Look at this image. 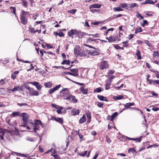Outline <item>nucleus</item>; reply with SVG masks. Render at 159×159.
<instances>
[{
	"mask_svg": "<svg viewBox=\"0 0 159 159\" xmlns=\"http://www.w3.org/2000/svg\"><path fill=\"white\" fill-rule=\"evenodd\" d=\"M26 14L27 12H25L24 11L22 10V11L20 15L21 22L24 25H25L27 23V20L26 18Z\"/></svg>",
	"mask_w": 159,
	"mask_h": 159,
	"instance_id": "nucleus-1",
	"label": "nucleus"
},
{
	"mask_svg": "<svg viewBox=\"0 0 159 159\" xmlns=\"http://www.w3.org/2000/svg\"><path fill=\"white\" fill-rule=\"evenodd\" d=\"M39 125L43 126V125L40 120H35L33 127H34V130L35 133L36 132V130L39 129Z\"/></svg>",
	"mask_w": 159,
	"mask_h": 159,
	"instance_id": "nucleus-2",
	"label": "nucleus"
},
{
	"mask_svg": "<svg viewBox=\"0 0 159 159\" xmlns=\"http://www.w3.org/2000/svg\"><path fill=\"white\" fill-rule=\"evenodd\" d=\"M69 91L68 90L67 88H63L61 92V95L62 96L66 95V96H64V99L65 97L66 98L67 96H69Z\"/></svg>",
	"mask_w": 159,
	"mask_h": 159,
	"instance_id": "nucleus-3",
	"label": "nucleus"
},
{
	"mask_svg": "<svg viewBox=\"0 0 159 159\" xmlns=\"http://www.w3.org/2000/svg\"><path fill=\"white\" fill-rule=\"evenodd\" d=\"M108 66V65L106 61H102L100 64V68L101 70H103L105 68H107Z\"/></svg>",
	"mask_w": 159,
	"mask_h": 159,
	"instance_id": "nucleus-4",
	"label": "nucleus"
},
{
	"mask_svg": "<svg viewBox=\"0 0 159 159\" xmlns=\"http://www.w3.org/2000/svg\"><path fill=\"white\" fill-rule=\"evenodd\" d=\"M29 84H31L32 85H34L37 89L38 90H40L42 88V86L41 85L39 84L37 82L33 81L28 82Z\"/></svg>",
	"mask_w": 159,
	"mask_h": 159,
	"instance_id": "nucleus-5",
	"label": "nucleus"
},
{
	"mask_svg": "<svg viewBox=\"0 0 159 159\" xmlns=\"http://www.w3.org/2000/svg\"><path fill=\"white\" fill-rule=\"evenodd\" d=\"M65 99L70 100L73 102H76L77 101V100L75 98V97L69 94V96L66 98L64 97Z\"/></svg>",
	"mask_w": 159,
	"mask_h": 159,
	"instance_id": "nucleus-6",
	"label": "nucleus"
},
{
	"mask_svg": "<svg viewBox=\"0 0 159 159\" xmlns=\"http://www.w3.org/2000/svg\"><path fill=\"white\" fill-rule=\"evenodd\" d=\"M20 116L23 117L22 120L25 122H26L29 119V115L26 113H22Z\"/></svg>",
	"mask_w": 159,
	"mask_h": 159,
	"instance_id": "nucleus-7",
	"label": "nucleus"
},
{
	"mask_svg": "<svg viewBox=\"0 0 159 159\" xmlns=\"http://www.w3.org/2000/svg\"><path fill=\"white\" fill-rule=\"evenodd\" d=\"M61 87V85L59 84L55 87H54L53 89H50L49 90L48 93L49 94H51L54 92L55 91L57 90Z\"/></svg>",
	"mask_w": 159,
	"mask_h": 159,
	"instance_id": "nucleus-8",
	"label": "nucleus"
},
{
	"mask_svg": "<svg viewBox=\"0 0 159 159\" xmlns=\"http://www.w3.org/2000/svg\"><path fill=\"white\" fill-rule=\"evenodd\" d=\"M30 94L31 96H38L39 95V93L37 91L35 90L32 88L30 92Z\"/></svg>",
	"mask_w": 159,
	"mask_h": 159,
	"instance_id": "nucleus-9",
	"label": "nucleus"
},
{
	"mask_svg": "<svg viewBox=\"0 0 159 159\" xmlns=\"http://www.w3.org/2000/svg\"><path fill=\"white\" fill-rule=\"evenodd\" d=\"M119 37H120V35H119V36L118 35H115L113 36H112L111 35L110 36V39H112L113 41H115L117 40H118V41L120 40V39Z\"/></svg>",
	"mask_w": 159,
	"mask_h": 159,
	"instance_id": "nucleus-10",
	"label": "nucleus"
},
{
	"mask_svg": "<svg viewBox=\"0 0 159 159\" xmlns=\"http://www.w3.org/2000/svg\"><path fill=\"white\" fill-rule=\"evenodd\" d=\"M81 50L80 49V47L78 46H76V47L74 49V52L75 55L77 57V55L78 54V53Z\"/></svg>",
	"mask_w": 159,
	"mask_h": 159,
	"instance_id": "nucleus-11",
	"label": "nucleus"
},
{
	"mask_svg": "<svg viewBox=\"0 0 159 159\" xmlns=\"http://www.w3.org/2000/svg\"><path fill=\"white\" fill-rule=\"evenodd\" d=\"M23 90V87L22 86H16L14 87L11 91L14 92L15 91H20Z\"/></svg>",
	"mask_w": 159,
	"mask_h": 159,
	"instance_id": "nucleus-12",
	"label": "nucleus"
},
{
	"mask_svg": "<svg viewBox=\"0 0 159 159\" xmlns=\"http://www.w3.org/2000/svg\"><path fill=\"white\" fill-rule=\"evenodd\" d=\"M86 34L88 35H91V36H93L94 37H99V34H96L94 35L91 34H87L85 33H82L79 36V37H82L83 36H84Z\"/></svg>",
	"mask_w": 159,
	"mask_h": 159,
	"instance_id": "nucleus-13",
	"label": "nucleus"
},
{
	"mask_svg": "<svg viewBox=\"0 0 159 159\" xmlns=\"http://www.w3.org/2000/svg\"><path fill=\"white\" fill-rule=\"evenodd\" d=\"M71 114L73 115H78L79 113V110L76 109H73L71 111Z\"/></svg>",
	"mask_w": 159,
	"mask_h": 159,
	"instance_id": "nucleus-14",
	"label": "nucleus"
},
{
	"mask_svg": "<svg viewBox=\"0 0 159 159\" xmlns=\"http://www.w3.org/2000/svg\"><path fill=\"white\" fill-rule=\"evenodd\" d=\"M101 4H95L89 6V8L91 9L92 8H98L101 7Z\"/></svg>",
	"mask_w": 159,
	"mask_h": 159,
	"instance_id": "nucleus-15",
	"label": "nucleus"
},
{
	"mask_svg": "<svg viewBox=\"0 0 159 159\" xmlns=\"http://www.w3.org/2000/svg\"><path fill=\"white\" fill-rule=\"evenodd\" d=\"M126 139L127 140H133L134 141H136L137 142H140L141 141V139L140 138H139L135 139V138H130L128 137H126Z\"/></svg>",
	"mask_w": 159,
	"mask_h": 159,
	"instance_id": "nucleus-16",
	"label": "nucleus"
},
{
	"mask_svg": "<svg viewBox=\"0 0 159 159\" xmlns=\"http://www.w3.org/2000/svg\"><path fill=\"white\" fill-rule=\"evenodd\" d=\"M97 96L98 98L101 101H104L106 102L108 101V100L106 98L103 96L98 95Z\"/></svg>",
	"mask_w": 159,
	"mask_h": 159,
	"instance_id": "nucleus-17",
	"label": "nucleus"
},
{
	"mask_svg": "<svg viewBox=\"0 0 159 159\" xmlns=\"http://www.w3.org/2000/svg\"><path fill=\"white\" fill-rule=\"evenodd\" d=\"M86 120V116L83 115V116L80 119L79 122L80 124H82L85 122Z\"/></svg>",
	"mask_w": 159,
	"mask_h": 159,
	"instance_id": "nucleus-18",
	"label": "nucleus"
},
{
	"mask_svg": "<svg viewBox=\"0 0 159 159\" xmlns=\"http://www.w3.org/2000/svg\"><path fill=\"white\" fill-rule=\"evenodd\" d=\"M80 90L83 94H87L88 93L87 89H85L84 87H81Z\"/></svg>",
	"mask_w": 159,
	"mask_h": 159,
	"instance_id": "nucleus-19",
	"label": "nucleus"
},
{
	"mask_svg": "<svg viewBox=\"0 0 159 159\" xmlns=\"http://www.w3.org/2000/svg\"><path fill=\"white\" fill-rule=\"evenodd\" d=\"M154 4V2H153L151 0H146L144 2L142 3V4L143 5L146 4Z\"/></svg>",
	"mask_w": 159,
	"mask_h": 159,
	"instance_id": "nucleus-20",
	"label": "nucleus"
},
{
	"mask_svg": "<svg viewBox=\"0 0 159 159\" xmlns=\"http://www.w3.org/2000/svg\"><path fill=\"white\" fill-rule=\"evenodd\" d=\"M85 56V52L84 51L81 50L77 55V56L84 57Z\"/></svg>",
	"mask_w": 159,
	"mask_h": 159,
	"instance_id": "nucleus-21",
	"label": "nucleus"
},
{
	"mask_svg": "<svg viewBox=\"0 0 159 159\" xmlns=\"http://www.w3.org/2000/svg\"><path fill=\"white\" fill-rule=\"evenodd\" d=\"M111 83V80L107 81L106 82V85L105 87V89L106 90L110 88V85Z\"/></svg>",
	"mask_w": 159,
	"mask_h": 159,
	"instance_id": "nucleus-22",
	"label": "nucleus"
},
{
	"mask_svg": "<svg viewBox=\"0 0 159 159\" xmlns=\"http://www.w3.org/2000/svg\"><path fill=\"white\" fill-rule=\"evenodd\" d=\"M86 115L87 118H88L87 122L88 123H89L90 122L91 120V114L89 112H88L86 113Z\"/></svg>",
	"mask_w": 159,
	"mask_h": 159,
	"instance_id": "nucleus-23",
	"label": "nucleus"
},
{
	"mask_svg": "<svg viewBox=\"0 0 159 159\" xmlns=\"http://www.w3.org/2000/svg\"><path fill=\"white\" fill-rule=\"evenodd\" d=\"M54 119L56 121L59 122L61 124H62L63 123V119L60 118H54Z\"/></svg>",
	"mask_w": 159,
	"mask_h": 159,
	"instance_id": "nucleus-24",
	"label": "nucleus"
},
{
	"mask_svg": "<svg viewBox=\"0 0 159 159\" xmlns=\"http://www.w3.org/2000/svg\"><path fill=\"white\" fill-rule=\"evenodd\" d=\"M89 54H90L94 56L96 55H98L99 54L98 52L95 51H89V52H88Z\"/></svg>",
	"mask_w": 159,
	"mask_h": 159,
	"instance_id": "nucleus-25",
	"label": "nucleus"
},
{
	"mask_svg": "<svg viewBox=\"0 0 159 159\" xmlns=\"http://www.w3.org/2000/svg\"><path fill=\"white\" fill-rule=\"evenodd\" d=\"M24 86L26 89L29 90L30 92L31 90L33 88L30 87L28 85L27 83H25Z\"/></svg>",
	"mask_w": 159,
	"mask_h": 159,
	"instance_id": "nucleus-26",
	"label": "nucleus"
},
{
	"mask_svg": "<svg viewBox=\"0 0 159 159\" xmlns=\"http://www.w3.org/2000/svg\"><path fill=\"white\" fill-rule=\"evenodd\" d=\"M134 104V103H131L129 102V103H127L125 104H124V106L126 107V108H129L130 106H133Z\"/></svg>",
	"mask_w": 159,
	"mask_h": 159,
	"instance_id": "nucleus-27",
	"label": "nucleus"
},
{
	"mask_svg": "<svg viewBox=\"0 0 159 159\" xmlns=\"http://www.w3.org/2000/svg\"><path fill=\"white\" fill-rule=\"evenodd\" d=\"M153 59L156 57H158L159 56V52L158 51H154L153 52Z\"/></svg>",
	"mask_w": 159,
	"mask_h": 159,
	"instance_id": "nucleus-28",
	"label": "nucleus"
},
{
	"mask_svg": "<svg viewBox=\"0 0 159 159\" xmlns=\"http://www.w3.org/2000/svg\"><path fill=\"white\" fill-rule=\"evenodd\" d=\"M44 85L46 87L49 88L52 86V84L49 82L45 83L44 84Z\"/></svg>",
	"mask_w": 159,
	"mask_h": 159,
	"instance_id": "nucleus-29",
	"label": "nucleus"
},
{
	"mask_svg": "<svg viewBox=\"0 0 159 159\" xmlns=\"http://www.w3.org/2000/svg\"><path fill=\"white\" fill-rule=\"evenodd\" d=\"M66 74L69 75H71L75 76H78L79 75L77 73H72L69 72H66Z\"/></svg>",
	"mask_w": 159,
	"mask_h": 159,
	"instance_id": "nucleus-30",
	"label": "nucleus"
},
{
	"mask_svg": "<svg viewBox=\"0 0 159 159\" xmlns=\"http://www.w3.org/2000/svg\"><path fill=\"white\" fill-rule=\"evenodd\" d=\"M137 52L136 53V54L138 58L140 60L142 58L141 55H140V53L139 51L137 50Z\"/></svg>",
	"mask_w": 159,
	"mask_h": 159,
	"instance_id": "nucleus-31",
	"label": "nucleus"
},
{
	"mask_svg": "<svg viewBox=\"0 0 159 159\" xmlns=\"http://www.w3.org/2000/svg\"><path fill=\"white\" fill-rule=\"evenodd\" d=\"M26 139L27 141L30 142H34V138L30 137H27L26 138Z\"/></svg>",
	"mask_w": 159,
	"mask_h": 159,
	"instance_id": "nucleus-32",
	"label": "nucleus"
},
{
	"mask_svg": "<svg viewBox=\"0 0 159 159\" xmlns=\"http://www.w3.org/2000/svg\"><path fill=\"white\" fill-rule=\"evenodd\" d=\"M70 61L69 60L67 61V60H64L62 62L61 64L64 65L65 64L66 65H69L70 64Z\"/></svg>",
	"mask_w": 159,
	"mask_h": 159,
	"instance_id": "nucleus-33",
	"label": "nucleus"
},
{
	"mask_svg": "<svg viewBox=\"0 0 159 159\" xmlns=\"http://www.w3.org/2000/svg\"><path fill=\"white\" fill-rule=\"evenodd\" d=\"M19 115L20 114L19 112H13L11 115V116H12L13 117H15Z\"/></svg>",
	"mask_w": 159,
	"mask_h": 159,
	"instance_id": "nucleus-34",
	"label": "nucleus"
},
{
	"mask_svg": "<svg viewBox=\"0 0 159 159\" xmlns=\"http://www.w3.org/2000/svg\"><path fill=\"white\" fill-rule=\"evenodd\" d=\"M76 11V10L75 9H73L70 10H69L67 11L69 13H72V14H74L75 13Z\"/></svg>",
	"mask_w": 159,
	"mask_h": 159,
	"instance_id": "nucleus-35",
	"label": "nucleus"
},
{
	"mask_svg": "<svg viewBox=\"0 0 159 159\" xmlns=\"http://www.w3.org/2000/svg\"><path fill=\"white\" fill-rule=\"evenodd\" d=\"M114 10L115 11H122L123 9L120 7H114Z\"/></svg>",
	"mask_w": 159,
	"mask_h": 159,
	"instance_id": "nucleus-36",
	"label": "nucleus"
},
{
	"mask_svg": "<svg viewBox=\"0 0 159 159\" xmlns=\"http://www.w3.org/2000/svg\"><path fill=\"white\" fill-rule=\"evenodd\" d=\"M139 5L136 4V3H133L131 4L130 6V7L131 8H132L134 7H138Z\"/></svg>",
	"mask_w": 159,
	"mask_h": 159,
	"instance_id": "nucleus-37",
	"label": "nucleus"
},
{
	"mask_svg": "<svg viewBox=\"0 0 159 159\" xmlns=\"http://www.w3.org/2000/svg\"><path fill=\"white\" fill-rule=\"evenodd\" d=\"M128 152H132L133 153H134V152H136V151L135 150V149L133 148H129L128 150Z\"/></svg>",
	"mask_w": 159,
	"mask_h": 159,
	"instance_id": "nucleus-38",
	"label": "nucleus"
},
{
	"mask_svg": "<svg viewBox=\"0 0 159 159\" xmlns=\"http://www.w3.org/2000/svg\"><path fill=\"white\" fill-rule=\"evenodd\" d=\"M71 31L72 34L73 35L77 34V31L76 30L74 29H72L70 30Z\"/></svg>",
	"mask_w": 159,
	"mask_h": 159,
	"instance_id": "nucleus-39",
	"label": "nucleus"
},
{
	"mask_svg": "<svg viewBox=\"0 0 159 159\" xmlns=\"http://www.w3.org/2000/svg\"><path fill=\"white\" fill-rule=\"evenodd\" d=\"M66 78H67L69 80L72 81L73 82V83H75V84H77L80 85H84V84H83V83H79V82H76L75 81L71 80L70 79L68 78L67 77H66Z\"/></svg>",
	"mask_w": 159,
	"mask_h": 159,
	"instance_id": "nucleus-40",
	"label": "nucleus"
},
{
	"mask_svg": "<svg viewBox=\"0 0 159 159\" xmlns=\"http://www.w3.org/2000/svg\"><path fill=\"white\" fill-rule=\"evenodd\" d=\"M94 92H100L101 91V88L100 87L97 88L94 90Z\"/></svg>",
	"mask_w": 159,
	"mask_h": 159,
	"instance_id": "nucleus-41",
	"label": "nucleus"
},
{
	"mask_svg": "<svg viewBox=\"0 0 159 159\" xmlns=\"http://www.w3.org/2000/svg\"><path fill=\"white\" fill-rule=\"evenodd\" d=\"M22 2L23 3V6L26 7L28 5V2L27 1H25V0H21Z\"/></svg>",
	"mask_w": 159,
	"mask_h": 159,
	"instance_id": "nucleus-42",
	"label": "nucleus"
},
{
	"mask_svg": "<svg viewBox=\"0 0 159 159\" xmlns=\"http://www.w3.org/2000/svg\"><path fill=\"white\" fill-rule=\"evenodd\" d=\"M123 96L122 95H119V96H117V97H115V99L116 100H120V99H121L122 98H123Z\"/></svg>",
	"mask_w": 159,
	"mask_h": 159,
	"instance_id": "nucleus-43",
	"label": "nucleus"
},
{
	"mask_svg": "<svg viewBox=\"0 0 159 159\" xmlns=\"http://www.w3.org/2000/svg\"><path fill=\"white\" fill-rule=\"evenodd\" d=\"M115 48H116V49H121L122 50L124 49V48L123 47H120L117 45H115Z\"/></svg>",
	"mask_w": 159,
	"mask_h": 159,
	"instance_id": "nucleus-44",
	"label": "nucleus"
},
{
	"mask_svg": "<svg viewBox=\"0 0 159 159\" xmlns=\"http://www.w3.org/2000/svg\"><path fill=\"white\" fill-rule=\"evenodd\" d=\"M99 154V152H97L93 157V159H96L97 157H98Z\"/></svg>",
	"mask_w": 159,
	"mask_h": 159,
	"instance_id": "nucleus-45",
	"label": "nucleus"
},
{
	"mask_svg": "<svg viewBox=\"0 0 159 159\" xmlns=\"http://www.w3.org/2000/svg\"><path fill=\"white\" fill-rule=\"evenodd\" d=\"M68 35L70 37H71L72 38H73V35L72 34V32L70 30L68 31Z\"/></svg>",
	"mask_w": 159,
	"mask_h": 159,
	"instance_id": "nucleus-46",
	"label": "nucleus"
},
{
	"mask_svg": "<svg viewBox=\"0 0 159 159\" xmlns=\"http://www.w3.org/2000/svg\"><path fill=\"white\" fill-rule=\"evenodd\" d=\"M145 24H148V22L146 20H144L143 21V23L142 24L141 26L144 27Z\"/></svg>",
	"mask_w": 159,
	"mask_h": 159,
	"instance_id": "nucleus-47",
	"label": "nucleus"
},
{
	"mask_svg": "<svg viewBox=\"0 0 159 159\" xmlns=\"http://www.w3.org/2000/svg\"><path fill=\"white\" fill-rule=\"evenodd\" d=\"M70 70L71 72H75V73H77L78 72V70L76 69H70Z\"/></svg>",
	"mask_w": 159,
	"mask_h": 159,
	"instance_id": "nucleus-48",
	"label": "nucleus"
},
{
	"mask_svg": "<svg viewBox=\"0 0 159 159\" xmlns=\"http://www.w3.org/2000/svg\"><path fill=\"white\" fill-rule=\"evenodd\" d=\"M120 5L121 7L123 8H125L127 7V5L126 4H121Z\"/></svg>",
	"mask_w": 159,
	"mask_h": 159,
	"instance_id": "nucleus-49",
	"label": "nucleus"
},
{
	"mask_svg": "<svg viewBox=\"0 0 159 159\" xmlns=\"http://www.w3.org/2000/svg\"><path fill=\"white\" fill-rule=\"evenodd\" d=\"M17 105L20 106V107H21L22 106H27V104H26V103H17Z\"/></svg>",
	"mask_w": 159,
	"mask_h": 159,
	"instance_id": "nucleus-50",
	"label": "nucleus"
},
{
	"mask_svg": "<svg viewBox=\"0 0 159 159\" xmlns=\"http://www.w3.org/2000/svg\"><path fill=\"white\" fill-rule=\"evenodd\" d=\"M103 104V103L102 102H98L97 105L98 107H102Z\"/></svg>",
	"mask_w": 159,
	"mask_h": 159,
	"instance_id": "nucleus-51",
	"label": "nucleus"
},
{
	"mask_svg": "<svg viewBox=\"0 0 159 159\" xmlns=\"http://www.w3.org/2000/svg\"><path fill=\"white\" fill-rule=\"evenodd\" d=\"M30 31L32 33H35V30L34 28H30Z\"/></svg>",
	"mask_w": 159,
	"mask_h": 159,
	"instance_id": "nucleus-52",
	"label": "nucleus"
},
{
	"mask_svg": "<svg viewBox=\"0 0 159 159\" xmlns=\"http://www.w3.org/2000/svg\"><path fill=\"white\" fill-rule=\"evenodd\" d=\"M107 119L108 120H111V121H113V119L112 118V117L111 116H108L107 117Z\"/></svg>",
	"mask_w": 159,
	"mask_h": 159,
	"instance_id": "nucleus-53",
	"label": "nucleus"
},
{
	"mask_svg": "<svg viewBox=\"0 0 159 159\" xmlns=\"http://www.w3.org/2000/svg\"><path fill=\"white\" fill-rule=\"evenodd\" d=\"M137 30V31H138L139 32H141L143 31V30L140 27H138L136 28Z\"/></svg>",
	"mask_w": 159,
	"mask_h": 159,
	"instance_id": "nucleus-54",
	"label": "nucleus"
},
{
	"mask_svg": "<svg viewBox=\"0 0 159 159\" xmlns=\"http://www.w3.org/2000/svg\"><path fill=\"white\" fill-rule=\"evenodd\" d=\"M11 77L13 80H15L16 78V75L12 73L11 75Z\"/></svg>",
	"mask_w": 159,
	"mask_h": 159,
	"instance_id": "nucleus-55",
	"label": "nucleus"
},
{
	"mask_svg": "<svg viewBox=\"0 0 159 159\" xmlns=\"http://www.w3.org/2000/svg\"><path fill=\"white\" fill-rule=\"evenodd\" d=\"M155 80H149V82L150 84H151L152 83H153V85H155Z\"/></svg>",
	"mask_w": 159,
	"mask_h": 159,
	"instance_id": "nucleus-56",
	"label": "nucleus"
},
{
	"mask_svg": "<svg viewBox=\"0 0 159 159\" xmlns=\"http://www.w3.org/2000/svg\"><path fill=\"white\" fill-rule=\"evenodd\" d=\"M152 110L155 111H157L159 110V108L153 107L152 108Z\"/></svg>",
	"mask_w": 159,
	"mask_h": 159,
	"instance_id": "nucleus-57",
	"label": "nucleus"
},
{
	"mask_svg": "<svg viewBox=\"0 0 159 159\" xmlns=\"http://www.w3.org/2000/svg\"><path fill=\"white\" fill-rule=\"evenodd\" d=\"M117 115V112H115L113 115H111L113 119H114L115 118L116 116Z\"/></svg>",
	"mask_w": 159,
	"mask_h": 159,
	"instance_id": "nucleus-58",
	"label": "nucleus"
},
{
	"mask_svg": "<svg viewBox=\"0 0 159 159\" xmlns=\"http://www.w3.org/2000/svg\"><path fill=\"white\" fill-rule=\"evenodd\" d=\"M45 46L46 47H47L48 48H52V46L50 45L49 44H46Z\"/></svg>",
	"mask_w": 159,
	"mask_h": 159,
	"instance_id": "nucleus-59",
	"label": "nucleus"
},
{
	"mask_svg": "<svg viewBox=\"0 0 159 159\" xmlns=\"http://www.w3.org/2000/svg\"><path fill=\"white\" fill-rule=\"evenodd\" d=\"M106 141L108 143H111V140L110 139L108 138L107 136H106Z\"/></svg>",
	"mask_w": 159,
	"mask_h": 159,
	"instance_id": "nucleus-60",
	"label": "nucleus"
},
{
	"mask_svg": "<svg viewBox=\"0 0 159 159\" xmlns=\"http://www.w3.org/2000/svg\"><path fill=\"white\" fill-rule=\"evenodd\" d=\"M64 34L63 32H60L59 33L58 35L60 37H63L64 36Z\"/></svg>",
	"mask_w": 159,
	"mask_h": 159,
	"instance_id": "nucleus-61",
	"label": "nucleus"
},
{
	"mask_svg": "<svg viewBox=\"0 0 159 159\" xmlns=\"http://www.w3.org/2000/svg\"><path fill=\"white\" fill-rule=\"evenodd\" d=\"M115 72L114 71L112 70H109L108 71V73L110 74H113Z\"/></svg>",
	"mask_w": 159,
	"mask_h": 159,
	"instance_id": "nucleus-62",
	"label": "nucleus"
},
{
	"mask_svg": "<svg viewBox=\"0 0 159 159\" xmlns=\"http://www.w3.org/2000/svg\"><path fill=\"white\" fill-rule=\"evenodd\" d=\"M10 9H13V12L14 13V14H15L16 13V9L15 8L13 7H10Z\"/></svg>",
	"mask_w": 159,
	"mask_h": 159,
	"instance_id": "nucleus-63",
	"label": "nucleus"
},
{
	"mask_svg": "<svg viewBox=\"0 0 159 159\" xmlns=\"http://www.w3.org/2000/svg\"><path fill=\"white\" fill-rule=\"evenodd\" d=\"M134 36V35L133 34H131L129 35V39H132Z\"/></svg>",
	"mask_w": 159,
	"mask_h": 159,
	"instance_id": "nucleus-64",
	"label": "nucleus"
}]
</instances>
